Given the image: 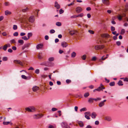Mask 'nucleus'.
Masks as SVG:
<instances>
[{"label":"nucleus","instance_id":"nucleus-1","mask_svg":"<svg viewBox=\"0 0 128 128\" xmlns=\"http://www.w3.org/2000/svg\"><path fill=\"white\" fill-rule=\"evenodd\" d=\"M26 110L28 112H33L35 111V108L33 106H30L29 107L26 108Z\"/></svg>","mask_w":128,"mask_h":128},{"label":"nucleus","instance_id":"nucleus-2","mask_svg":"<svg viewBox=\"0 0 128 128\" xmlns=\"http://www.w3.org/2000/svg\"><path fill=\"white\" fill-rule=\"evenodd\" d=\"M104 46L103 45H97L94 47V48L96 50H98L100 49H102L104 48Z\"/></svg>","mask_w":128,"mask_h":128},{"label":"nucleus","instance_id":"nucleus-3","mask_svg":"<svg viewBox=\"0 0 128 128\" xmlns=\"http://www.w3.org/2000/svg\"><path fill=\"white\" fill-rule=\"evenodd\" d=\"M43 116L42 115L40 114H34L33 116L34 118L35 119H37L42 118Z\"/></svg>","mask_w":128,"mask_h":128},{"label":"nucleus","instance_id":"nucleus-4","mask_svg":"<svg viewBox=\"0 0 128 128\" xmlns=\"http://www.w3.org/2000/svg\"><path fill=\"white\" fill-rule=\"evenodd\" d=\"M61 125L64 128H70V126L68 125L66 122H62L61 124Z\"/></svg>","mask_w":128,"mask_h":128},{"label":"nucleus","instance_id":"nucleus-5","mask_svg":"<svg viewBox=\"0 0 128 128\" xmlns=\"http://www.w3.org/2000/svg\"><path fill=\"white\" fill-rule=\"evenodd\" d=\"M20 22L22 23H27V21L26 20V18L24 17H23L22 18H21L20 19Z\"/></svg>","mask_w":128,"mask_h":128},{"label":"nucleus","instance_id":"nucleus-6","mask_svg":"<svg viewBox=\"0 0 128 128\" xmlns=\"http://www.w3.org/2000/svg\"><path fill=\"white\" fill-rule=\"evenodd\" d=\"M14 62L16 64H19L21 66H23V64L22 62H21L20 60H14Z\"/></svg>","mask_w":128,"mask_h":128},{"label":"nucleus","instance_id":"nucleus-7","mask_svg":"<svg viewBox=\"0 0 128 128\" xmlns=\"http://www.w3.org/2000/svg\"><path fill=\"white\" fill-rule=\"evenodd\" d=\"M103 3L106 5H108L110 4L108 0H102Z\"/></svg>","mask_w":128,"mask_h":128},{"label":"nucleus","instance_id":"nucleus-8","mask_svg":"<svg viewBox=\"0 0 128 128\" xmlns=\"http://www.w3.org/2000/svg\"><path fill=\"white\" fill-rule=\"evenodd\" d=\"M61 45L63 48H66L68 46L67 43L65 42H63L61 43Z\"/></svg>","mask_w":128,"mask_h":128},{"label":"nucleus","instance_id":"nucleus-9","mask_svg":"<svg viewBox=\"0 0 128 128\" xmlns=\"http://www.w3.org/2000/svg\"><path fill=\"white\" fill-rule=\"evenodd\" d=\"M82 10V8L80 7H78L76 8V12L78 13L81 12Z\"/></svg>","mask_w":128,"mask_h":128},{"label":"nucleus","instance_id":"nucleus-10","mask_svg":"<svg viewBox=\"0 0 128 128\" xmlns=\"http://www.w3.org/2000/svg\"><path fill=\"white\" fill-rule=\"evenodd\" d=\"M77 32L76 31L73 30L70 31L69 32V33L71 35H73L74 34H77Z\"/></svg>","mask_w":128,"mask_h":128},{"label":"nucleus","instance_id":"nucleus-11","mask_svg":"<svg viewBox=\"0 0 128 128\" xmlns=\"http://www.w3.org/2000/svg\"><path fill=\"white\" fill-rule=\"evenodd\" d=\"M30 45V43H28L26 44H25L22 47V50H24L25 48H26L29 47Z\"/></svg>","mask_w":128,"mask_h":128},{"label":"nucleus","instance_id":"nucleus-12","mask_svg":"<svg viewBox=\"0 0 128 128\" xmlns=\"http://www.w3.org/2000/svg\"><path fill=\"white\" fill-rule=\"evenodd\" d=\"M29 21L31 22H33L34 21V18L33 16H30L29 18Z\"/></svg>","mask_w":128,"mask_h":128},{"label":"nucleus","instance_id":"nucleus-13","mask_svg":"<svg viewBox=\"0 0 128 128\" xmlns=\"http://www.w3.org/2000/svg\"><path fill=\"white\" fill-rule=\"evenodd\" d=\"M54 6L58 9L60 8V5L58 4L57 2H55Z\"/></svg>","mask_w":128,"mask_h":128},{"label":"nucleus","instance_id":"nucleus-14","mask_svg":"<svg viewBox=\"0 0 128 128\" xmlns=\"http://www.w3.org/2000/svg\"><path fill=\"white\" fill-rule=\"evenodd\" d=\"M38 89L39 87L36 86H34L32 88V90L34 92H36L38 90Z\"/></svg>","mask_w":128,"mask_h":128},{"label":"nucleus","instance_id":"nucleus-15","mask_svg":"<svg viewBox=\"0 0 128 128\" xmlns=\"http://www.w3.org/2000/svg\"><path fill=\"white\" fill-rule=\"evenodd\" d=\"M78 123L80 127H82L84 126V124L83 122L82 121H78Z\"/></svg>","mask_w":128,"mask_h":128},{"label":"nucleus","instance_id":"nucleus-16","mask_svg":"<svg viewBox=\"0 0 128 128\" xmlns=\"http://www.w3.org/2000/svg\"><path fill=\"white\" fill-rule=\"evenodd\" d=\"M43 46V45L42 44H39L38 45L36 46V48L37 49H39L41 48Z\"/></svg>","mask_w":128,"mask_h":128},{"label":"nucleus","instance_id":"nucleus-17","mask_svg":"<svg viewBox=\"0 0 128 128\" xmlns=\"http://www.w3.org/2000/svg\"><path fill=\"white\" fill-rule=\"evenodd\" d=\"M101 36L102 38H108L109 35L107 34H104L102 35Z\"/></svg>","mask_w":128,"mask_h":128},{"label":"nucleus","instance_id":"nucleus-18","mask_svg":"<svg viewBox=\"0 0 128 128\" xmlns=\"http://www.w3.org/2000/svg\"><path fill=\"white\" fill-rule=\"evenodd\" d=\"M96 116V113L94 112H93L91 114V116L93 118H95Z\"/></svg>","mask_w":128,"mask_h":128},{"label":"nucleus","instance_id":"nucleus-19","mask_svg":"<svg viewBox=\"0 0 128 128\" xmlns=\"http://www.w3.org/2000/svg\"><path fill=\"white\" fill-rule=\"evenodd\" d=\"M94 98H89L88 100V102L89 103H92L93 102Z\"/></svg>","mask_w":128,"mask_h":128},{"label":"nucleus","instance_id":"nucleus-20","mask_svg":"<svg viewBox=\"0 0 128 128\" xmlns=\"http://www.w3.org/2000/svg\"><path fill=\"white\" fill-rule=\"evenodd\" d=\"M5 14L6 15H8L10 14L11 12L8 10H6L5 12Z\"/></svg>","mask_w":128,"mask_h":128},{"label":"nucleus","instance_id":"nucleus-21","mask_svg":"<svg viewBox=\"0 0 128 128\" xmlns=\"http://www.w3.org/2000/svg\"><path fill=\"white\" fill-rule=\"evenodd\" d=\"M118 84L119 86H122L123 85L122 82L121 80H120L118 82Z\"/></svg>","mask_w":128,"mask_h":128},{"label":"nucleus","instance_id":"nucleus-22","mask_svg":"<svg viewBox=\"0 0 128 128\" xmlns=\"http://www.w3.org/2000/svg\"><path fill=\"white\" fill-rule=\"evenodd\" d=\"M21 77L22 78L25 80H28V77L24 75H22L21 76Z\"/></svg>","mask_w":128,"mask_h":128},{"label":"nucleus","instance_id":"nucleus-23","mask_svg":"<svg viewBox=\"0 0 128 128\" xmlns=\"http://www.w3.org/2000/svg\"><path fill=\"white\" fill-rule=\"evenodd\" d=\"M104 103L103 102H101L99 104V106L100 107H101L104 106Z\"/></svg>","mask_w":128,"mask_h":128},{"label":"nucleus","instance_id":"nucleus-24","mask_svg":"<svg viewBox=\"0 0 128 128\" xmlns=\"http://www.w3.org/2000/svg\"><path fill=\"white\" fill-rule=\"evenodd\" d=\"M76 55V54L74 52H73L71 54V57L72 58L74 57Z\"/></svg>","mask_w":128,"mask_h":128},{"label":"nucleus","instance_id":"nucleus-25","mask_svg":"<svg viewBox=\"0 0 128 128\" xmlns=\"http://www.w3.org/2000/svg\"><path fill=\"white\" fill-rule=\"evenodd\" d=\"M18 42L21 44H23L24 43V41L22 40H18Z\"/></svg>","mask_w":128,"mask_h":128},{"label":"nucleus","instance_id":"nucleus-26","mask_svg":"<svg viewBox=\"0 0 128 128\" xmlns=\"http://www.w3.org/2000/svg\"><path fill=\"white\" fill-rule=\"evenodd\" d=\"M28 8L26 7V8L23 9L22 10V11L23 12H26L28 10Z\"/></svg>","mask_w":128,"mask_h":128},{"label":"nucleus","instance_id":"nucleus-27","mask_svg":"<svg viewBox=\"0 0 128 128\" xmlns=\"http://www.w3.org/2000/svg\"><path fill=\"white\" fill-rule=\"evenodd\" d=\"M115 83L114 82H110L109 84V85L110 86H114L115 85Z\"/></svg>","mask_w":128,"mask_h":128},{"label":"nucleus","instance_id":"nucleus-28","mask_svg":"<svg viewBox=\"0 0 128 128\" xmlns=\"http://www.w3.org/2000/svg\"><path fill=\"white\" fill-rule=\"evenodd\" d=\"M105 119L106 120H107L108 121H110L111 120V118L109 117H105Z\"/></svg>","mask_w":128,"mask_h":128},{"label":"nucleus","instance_id":"nucleus-29","mask_svg":"<svg viewBox=\"0 0 128 128\" xmlns=\"http://www.w3.org/2000/svg\"><path fill=\"white\" fill-rule=\"evenodd\" d=\"M22 38L24 40H28L29 38H27L26 36H24L22 37Z\"/></svg>","mask_w":128,"mask_h":128},{"label":"nucleus","instance_id":"nucleus-30","mask_svg":"<svg viewBox=\"0 0 128 128\" xmlns=\"http://www.w3.org/2000/svg\"><path fill=\"white\" fill-rule=\"evenodd\" d=\"M32 32L28 33V38L29 39L30 37H31L32 36Z\"/></svg>","mask_w":128,"mask_h":128},{"label":"nucleus","instance_id":"nucleus-31","mask_svg":"<svg viewBox=\"0 0 128 128\" xmlns=\"http://www.w3.org/2000/svg\"><path fill=\"white\" fill-rule=\"evenodd\" d=\"M89 95V94L88 92L85 93L84 95V96L85 98H86Z\"/></svg>","mask_w":128,"mask_h":128},{"label":"nucleus","instance_id":"nucleus-32","mask_svg":"<svg viewBox=\"0 0 128 128\" xmlns=\"http://www.w3.org/2000/svg\"><path fill=\"white\" fill-rule=\"evenodd\" d=\"M8 58L6 56L3 57L2 58V60L3 61H5L8 60Z\"/></svg>","mask_w":128,"mask_h":128},{"label":"nucleus","instance_id":"nucleus-33","mask_svg":"<svg viewBox=\"0 0 128 128\" xmlns=\"http://www.w3.org/2000/svg\"><path fill=\"white\" fill-rule=\"evenodd\" d=\"M85 115H88V116H91V114L90 112H86L84 113Z\"/></svg>","mask_w":128,"mask_h":128},{"label":"nucleus","instance_id":"nucleus-34","mask_svg":"<svg viewBox=\"0 0 128 128\" xmlns=\"http://www.w3.org/2000/svg\"><path fill=\"white\" fill-rule=\"evenodd\" d=\"M7 48V46H6V45L5 44L4 46L2 48L4 50L6 51V50Z\"/></svg>","mask_w":128,"mask_h":128},{"label":"nucleus","instance_id":"nucleus-35","mask_svg":"<svg viewBox=\"0 0 128 128\" xmlns=\"http://www.w3.org/2000/svg\"><path fill=\"white\" fill-rule=\"evenodd\" d=\"M10 123V122H3V124L4 125H7L9 124Z\"/></svg>","mask_w":128,"mask_h":128},{"label":"nucleus","instance_id":"nucleus-36","mask_svg":"<svg viewBox=\"0 0 128 128\" xmlns=\"http://www.w3.org/2000/svg\"><path fill=\"white\" fill-rule=\"evenodd\" d=\"M104 56H103L102 57L101 59L100 60V61L101 62V60H104L106 59L107 58H108V57H106L105 58H104Z\"/></svg>","mask_w":128,"mask_h":128},{"label":"nucleus","instance_id":"nucleus-37","mask_svg":"<svg viewBox=\"0 0 128 128\" xmlns=\"http://www.w3.org/2000/svg\"><path fill=\"white\" fill-rule=\"evenodd\" d=\"M17 28L18 27L17 25H13V28L14 30H16L17 29Z\"/></svg>","mask_w":128,"mask_h":128},{"label":"nucleus","instance_id":"nucleus-38","mask_svg":"<svg viewBox=\"0 0 128 128\" xmlns=\"http://www.w3.org/2000/svg\"><path fill=\"white\" fill-rule=\"evenodd\" d=\"M125 30L124 29H122V30L120 34H123L125 33Z\"/></svg>","mask_w":128,"mask_h":128},{"label":"nucleus","instance_id":"nucleus-39","mask_svg":"<svg viewBox=\"0 0 128 128\" xmlns=\"http://www.w3.org/2000/svg\"><path fill=\"white\" fill-rule=\"evenodd\" d=\"M56 24L58 26H60L61 25V23L60 22H57L56 23Z\"/></svg>","mask_w":128,"mask_h":128},{"label":"nucleus","instance_id":"nucleus-40","mask_svg":"<svg viewBox=\"0 0 128 128\" xmlns=\"http://www.w3.org/2000/svg\"><path fill=\"white\" fill-rule=\"evenodd\" d=\"M86 55H84L82 57V58L83 60H84L86 59Z\"/></svg>","mask_w":128,"mask_h":128},{"label":"nucleus","instance_id":"nucleus-41","mask_svg":"<svg viewBox=\"0 0 128 128\" xmlns=\"http://www.w3.org/2000/svg\"><path fill=\"white\" fill-rule=\"evenodd\" d=\"M40 72L39 70L38 69H37L35 70V72L36 74H39Z\"/></svg>","mask_w":128,"mask_h":128},{"label":"nucleus","instance_id":"nucleus-42","mask_svg":"<svg viewBox=\"0 0 128 128\" xmlns=\"http://www.w3.org/2000/svg\"><path fill=\"white\" fill-rule=\"evenodd\" d=\"M54 60V58L53 57L50 58H48V60L50 61H52Z\"/></svg>","mask_w":128,"mask_h":128},{"label":"nucleus","instance_id":"nucleus-43","mask_svg":"<svg viewBox=\"0 0 128 128\" xmlns=\"http://www.w3.org/2000/svg\"><path fill=\"white\" fill-rule=\"evenodd\" d=\"M86 108H82L80 110V112H82L83 111H86Z\"/></svg>","mask_w":128,"mask_h":128},{"label":"nucleus","instance_id":"nucleus-44","mask_svg":"<svg viewBox=\"0 0 128 128\" xmlns=\"http://www.w3.org/2000/svg\"><path fill=\"white\" fill-rule=\"evenodd\" d=\"M83 14L82 13L78 15H77V17H82L83 16Z\"/></svg>","mask_w":128,"mask_h":128},{"label":"nucleus","instance_id":"nucleus-45","mask_svg":"<svg viewBox=\"0 0 128 128\" xmlns=\"http://www.w3.org/2000/svg\"><path fill=\"white\" fill-rule=\"evenodd\" d=\"M94 100L96 101L97 100H101V98H94Z\"/></svg>","mask_w":128,"mask_h":128},{"label":"nucleus","instance_id":"nucleus-46","mask_svg":"<svg viewBox=\"0 0 128 128\" xmlns=\"http://www.w3.org/2000/svg\"><path fill=\"white\" fill-rule=\"evenodd\" d=\"M41 77L44 78H45L47 77V76L46 75L44 74H43L41 75Z\"/></svg>","mask_w":128,"mask_h":128},{"label":"nucleus","instance_id":"nucleus-47","mask_svg":"<svg viewBox=\"0 0 128 128\" xmlns=\"http://www.w3.org/2000/svg\"><path fill=\"white\" fill-rule=\"evenodd\" d=\"M111 30L112 32L114 31L115 30V28L113 26H111Z\"/></svg>","mask_w":128,"mask_h":128},{"label":"nucleus","instance_id":"nucleus-48","mask_svg":"<svg viewBox=\"0 0 128 128\" xmlns=\"http://www.w3.org/2000/svg\"><path fill=\"white\" fill-rule=\"evenodd\" d=\"M88 116V115H85V117L88 120H89L90 119V118L89 116Z\"/></svg>","mask_w":128,"mask_h":128},{"label":"nucleus","instance_id":"nucleus-49","mask_svg":"<svg viewBox=\"0 0 128 128\" xmlns=\"http://www.w3.org/2000/svg\"><path fill=\"white\" fill-rule=\"evenodd\" d=\"M4 4L6 6H8L10 5V3L8 2H6L4 3Z\"/></svg>","mask_w":128,"mask_h":128},{"label":"nucleus","instance_id":"nucleus-50","mask_svg":"<svg viewBox=\"0 0 128 128\" xmlns=\"http://www.w3.org/2000/svg\"><path fill=\"white\" fill-rule=\"evenodd\" d=\"M55 32V30L53 29H52L50 31V33L52 34L54 33Z\"/></svg>","mask_w":128,"mask_h":128},{"label":"nucleus","instance_id":"nucleus-51","mask_svg":"<svg viewBox=\"0 0 128 128\" xmlns=\"http://www.w3.org/2000/svg\"><path fill=\"white\" fill-rule=\"evenodd\" d=\"M13 35L14 36H17L18 35V32H16L13 34Z\"/></svg>","mask_w":128,"mask_h":128},{"label":"nucleus","instance_id":"nucleus-52","mask_svg":"<svg viewBox=\"0 0 128 128\" xmlns=\"http://www.w3.org/2000/svg\"><path fill=\"white\" fill-rule=\"evenodd\" d=\"M121 44V42L120 41H117L116 42V44L118 46H120Z\"/></svg>","mask_w":128,"mask_h":128},{"label":"nucleus","instance_id":"nucleus-53","mask_svg":"<svg viewBox=\"0 0 128 128\" xmlns=\"http://www.w3.org/2000/svg\"><path fill=\"white\" fill-rule=\"evenodd\" d=\"M66 82L67 83L69 84L71 82V81L70 80L67 79L66 80Z\"/></svg>","mask_w":128,"mask_h":128},{"label":"nucleus","instance_id":"nucleus-54","mask_svg":"<svg viewBox=\"0 0 128 128\" xmlns=\"http://www.w3.org/2000/svg\"><path fill=\"white\" fill-rule=\"evenodd\" d=\"M126 10H128V3H126Z\"/></svg>","mask_w":128,"mask_h":128},{"label":"nucleus","instance_id":"nucleus-55","mask_svg":"<svg viewBox=\"0 0 128 128\" xmlns=\"http://www.w3.org/2000/svg\"><path fill=\"white\" fill-rule=\"evenodd\" d=\"M64 12V10H62V9H60V10L59 13L60 14L63 13Z\"/></svg>","mask_w":128,"mask_h":128},{"label":"nucleus","instance_id":"nucleus-56","mask_svg":"<svg viewBox=\"0 0 128 128\" xmlns=\"http://www.w3.org/2000/svg\"><path fill=\"white\" fill-rule=\"evenodd\" d=\"M10 42L12 43H15V41L14 39H12L10 41Z\"/></svg>","mask_w":128,"mask_h":128},{"label":"nucleus","instance_id":"nucleus-57","mask_svg":"<svg viewBox=\"0 0 128 128\" xmlns=\"http://www.w3.org/2000/svg\"><path fill=\"white\" fill-rule=\"evenodd\" d=\"M101 87L99 86L98 87V88L95 89V90H96L98 91H100L101 90Z\"/></svg>","mask_w":128,"mask_h":128},{"label":"nucleus","instance_id":"nucleus-58","mask_svg":"<svg viewBox=\"0 0 128 128\" xmlns=\"http://www.w3.org/2000/svg\"><path fill=\"white\" fill-rule=\"evenodd\" d=\"M88 32L90 34H93L94 33V32L92 30H89Z\"/></svg>","mask_w":128,"mask_h":128},{"label":"nucleus","instance_id":"nucleus-59","mask_svg":"<svg viewBox=\"0 0 128 128\" xmlns=\"http://www.w3.org/2000/svg\"><path fill=\"white\" fill-rule=\"evenodd\" d=\"M124 80L125 82H128V78H124Z\"/></svg>","mask_w":128,"mask_h":128},{"label":"nucleus","instance_id":"nucleus-60","mask_svg":"<svg viewBox=\"0 0 128 128\" xmlns=\"http://www.w3.org/2000/svg\"><path fill=\"white\" fill-rule=\"evenodd\" d=\"M76 17H77V15H75L72 16L70 17L71 18H75Z\"/></svg>","mask_w":128,"mask_h":128},{"label":"nucleus","instance_id":"nucleus-61","mask_svg":"<svg viewBox=\"0 0 128 128\" xmlns=\"http://www.w3.org/2000/svg\"><path fill=\"white\" fill-rule=\"evenodd\" d=\"M8 52L11 53L12 52V50L11 48H9L8 50Z\"/></svg>","mask_w":128,"mask_h":128},{"label":"nucleus","instance_id":"nucleus-62","mask_svg":"<svg viewBox=\"0 0 128 128\" xmlns=\"http://www.w3.org/2000/svg\"><path fill=\"white\" fill-rule=\"evenodd\" d=\"M26 34L24 32H21L20 34V36H24Z\"/></svg>","mask_w":128,"mask_h":128},{"label":"nucleus","instance_id":"nucleus-63","mask_svg":"<svg viewBox=\"0 0 128 128\" xmlns=\"http://www.w3.org/2000/svg\"><path fill=\"white\" fill-rule=\"evenodd\" d=\"M12 49L14 50H16V48L15 46H13L12 47Z\"/></svg>","mask_w":128,"mask_h":128},{"label":"nucleus","instance_id":"nucleus-64","mask_svg":"<svg viewBox=\"0 0 128 128\" xmlns=\"http://www.w3.org/2000/svg\"><path fill=\"white\" fill-rule=\"evenodd\" d=\"M49 38V37L48 36L46 35L45 36V38L46 40H48Z\"/></svg>","mask_w":128,"mask_h":128}]
</instances>
